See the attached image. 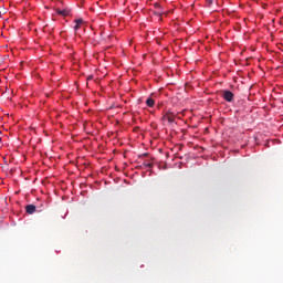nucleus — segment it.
Masks as SVG:
<instances>
[{"instance_id": "f257e3e1", "label": "nucleus", "mask_w": 283, "mask_h": 283, "mask_svg": "<svg viewBox=\"0 0 283 283\" xmlns=\"http://www.w3.org/2000/svg\"><path fill=\"white\" fill-rule=\"evenodd\" d=\"M222 97L224 98V101H227V103H233V92L231 91H223Z\"/></svg>"}, {"instance_id": "f03ea898", "label": "nucleus", "mask_w": 283, "mask_h": 283, "mask_svg": "<svg viewBox=\"0 0 283 283\" xmlns=\"http://www.w3.org/2000/svg\"><path fill=\"white\" fill-rule=\"evenodd\" d=\"M163 120H168V123H175L176 115H174V113H167L166 115H164Z\"/></svg>"}, {"instance_id": "7ed1b4c3", "label": "nucleus", "mask_w": 283, "mask_h": 283, "mask_svg": "<svg viewBox=\"0 0 283 283\" xmlns=\"http://www.w3.org/2000/svg\"><path fill=\"white\" fill-rule=\"evenodd\" d=\"M25 211L29 216H33V213H36V206L28 205L25 206Z\"/></svg>"}, {"instance_id": "20e7f679", "label": "nucleus", "mask_w": 283, "mask_h": 283, "mask_svg": "<svg viewBox=\"0 0 283 283\" xmlns=\"http://www.w3.org/2000/svg\"><path fill=\"white\" fill-rule=\"evenodd\" d=\"M56 12L60 14V17H67L70 15V10L69 9H56Z\"/></svg>"}, {"instance_id": "39448f33", "label": "nucleus", "mask_w": 283, "mask_h": 283, "mask_svg": "<svg viewBox=\"0 0 283 283\" xmlns=\"http://www.w3.org/2000/svg\"><path fill=\"white\" fill-rule=\"evenodd\" d=\"M147 107H154V105H156V102L154 101V98H148L146 101Z\"/></svg>"}, {"instance_id": "423d86ee", "label": "nucleus", "mask_w": 283, "mask_h": 283, "mask_svg": "<svg viewBox=\"0 0 283 283\" xmlns=\"http://www.w3.org/2000/svg\"><path fill=\"white\" fill-rule=\"evenodd\" d=\"M40 207H41L42 209L38 210V212L45 211V208L48 207V203L42 202V203H40Z\"/></svg>"}, {"instance_id": "0eeeda50", "label": "nucleus", "mask_w": 283, "mask_h": 283, "mask_svg": "<svg viewBox=\"0 0 283 283\" xmlns=\"http://www.w3.org/2000/svg\"><path fill=\"white\" fill-rule=\"evenodd\" d=\"M145 167H148V169H151V167H154V164L151 163H144Z\"/></svg>"}, {"instance_id": "6e6552de", "label": "nucleus", "mask_w": 283, "mask_h": 283, "mask_svg": "<svg viewBox=\"0 0 283 283\" xmlns=\"http://www.w3.org/2000/svg\"><path fill=\"white\" fill-rule=\"evenodd\" d=\"M75 23H76L77 25H83V19L75 20Z\"/></svg>"}, {"instance_id": "1a4fd4ad", "label": "nucleus", "mask_w": 283, "mask_h": 283, "mask_svg": "<svg viewBox=\"0 0 283 283\" xmlns=\"http://www.w3.org/2000/svg\"><path fill=\"white\" fill-rule=\"evenodd\" d=\"M94 80V75H88L87 77H86V81H93Z\"/></svg>"}, {"instance_id": "9d476101", "label": "nucleus", "mask_w": 283, "mask_h": 283, "mask_svg": "<svg viewBox=\"0 0 283 283\" xmlns=\"http://www.w3.org/2000/svg\"><path fill=\"white\" fill-rule=\"evenodd\" d=\"M78 28H81V24H75L74 27L75 32H78Z\"/></svg>"}, {"instance_id": "9b49d317", "label": "nucleus", "mask_w": 283, "mask_h": 283, "mask_svg": "<svg viewBox=\"0 0 283 283\" xmlns=\"http://www.w3.org/2000/svg\"><path fill=\"white\" fill-rule=\"evenodd\" d=\"M206 3H208V6H211L213 3V0H206Z\"/></svg>"}, {"instance_id": "f8f14e48", "label": "nucleus", "mask_w": 283, "mask_h": 283, "mask_svg": "<svg viewBox=\"0 0 283 283\" xmlns=\"http://www.w3.org/2000/svg\"><path fill=\"white\" fill-rule=\"evenodd\" d=\"M142 156H149V154L145 153V154H143Z\"/></svg>"}]
</instances>
